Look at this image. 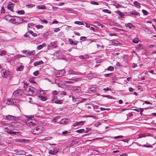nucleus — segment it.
I'll return each instance as SVG.
<instances>
[{"mask_svg":"<svg viewBox=\"0 0 156 156\" xmlns=\"http://www.w3.org/2000/svg\"><path fill=\"white\" fill-rule=\"evenodd\" d=\"M15 142H16L24 143H28L30 142V140H26L24 139H17L15 140Z\"/></svg>","mask_w":156,"mask_h":156,"instance_id":"obj_10","label":"nucleus"},{"mask_svg":"<svg viewBox=\"0 0 156 156\" xmlns=\"http://www.w3.org/2000/svg\"><path fill=\"white\" fill-rule=\"evenodd\" d=\"M134 5L138 8H139L140 7V3L136 1H135L133 2Z\"/></svg>","mask_w":156,"mask_h":156,"instance_id":"obj_22","label":"nucleus"},{"mask_svg":"<svg viewBox=\"0 0 156 156\" xmlns=\"http://www.w3.org/2000/svg\"><path fill=\"white\" fill-rule=\"evenodd\" d=\"M41 22L42 23H48V21L46 20H41Z\"/></svg>","mask_w":156,"mask_h":156,"instance_id":"obj_58","label":"nucleus"},{"mask_svg":"<svg viewBox=\"0 0 156 156\" xmlns=\"http://www.w3.org/2000/svg\"><path fill=\"white\" fill-rule=\"evenodd\" d=\"M114 67L112 66H110L106 69L110 71H113L114 70Z\"/></svg>","mask_w":156,"mask_h":156,"instance_id":"obj_39","label":"nucleus"},{"mask_svg":"<svg viewBox=\"0 0 156 156\" xmlns=\"http://www.w3.org/2000/svg\"><path fill=\"white\" fill-rule=\"evenodd\" d=\"M42 90H37L36 89V91H34V94H41V92Z\"/></svg>","mask_w":156,"mask_h":156,"instance_id":"obj_23","label":"nucleus"},{"mask_svg":"<svg viewBox=\"0 0 156 156\" xmlns=\"http://www.w3.org/2000/svg\"><path fill=\"white\" fill-rule=\"evenodd\" d=\"M5 119L8 120L17 121L20 120L19 118L10 115H6Z\"/></svg>","mask_w":156,"mask_h":156,"instance_id":"obj_5","label":"nucleus"},{"mask_svg":"<svg viewBox=\"0 0 156 156\" xmlns=\"http://www.w3.org/2000/svg\"><path fill=\"white\" fill-rule=\"evenodd\" d=\"M22 90H17L13 92L14 95L17 96L21 94Z\"/></svg>","mask_w":156,"mask_h":156,"instance_id":"obj_15","label":"nucleus"},{"mask_svg":"<svg viewBox=\"0 0 156 156\" xmlns=\"http://www.w3.org/2000/svg\"><path fill=\"white\" fill-rule=\"evenodd\" d=\"M102 11L103 12H105L108 13L110 14L111 13V12H110V11L108 9H104L102 10Z\"/></svg>","mask_w":156,"mask_h":156,"instance_id":"obj_44","label":"nucleus"},{"mask_svg":"<svg viewBox=\"0 0 156 156\" xmlns=\"http://www.w3.org/2000/svg\"><path fill=\"white\" fill-rule=\"evenodd\" d=\"M52 93L53 96H55L58 94V92L56 90H54L52 92ZM54 97H55V96H54Z\"/></svg>","mask_w":156,"mask_h":156,"instance_id":"obj_54","label":"nucleus"},{"mask_svg":"<svg viewBox=\"0 0 156 156\" xmlns=\"http://www.w3.org/2000/svg\"><path fill=\"white\" fill-rule=\"evenodd\" d=\"M98 90L99 88L98 87H91L88 89L87 90V92L89 93H94Z\"/></svg>","mask_w":156,"mask_h":156,"instance_id":"obj_7","label":"nucleus"},{"mask_svg":"<svg viewBox=\"0 0 156 156\" xmlns=\"http://www.w3.org/2000/svg\"><path fill=\"white\" fill-rule=\"evenodd\" d=\"M87 37H81L80 38V40H84L86 39Z\"/></svg>","mask_w":156,"mask_h":156,"instance_id":"obj_62","label":"nucleus"},{"mask_svg":"<svg viewBox=\"0 0 156 156\" xmlns=\"http://www.w3.org/2000/svg\"><path fill=\"white\" fill-rule=\"evenodd\" d=\"M24 90V93L25 94L29 95H32L34 94V91H36V89L32 87H27L25 88V86L23 87Z\"/></svg>","mask_w":156,"mask_h":156,"instance_id":"obj_1","label":"nucleus"},{"mask_svg":"<svg viewBox=\"0 0 156 156\" xmlns=\"http://www.w3.org/2000/svg\"><path fill=\"white\" fill-rule=\"evenodd\" d=\"M35 54V50H32L28 52L26 55L27 56H29L30 55H34Z\"/></svg>","mask_w":156,"mask_h":156,"instance_id":"obj_17","label":"nucleus"},{"mask_svg":"<svg viewBox=\"0 0 156 156\" xmlns=\"http://www.w3.org/2000/svg\"><path fill=\"white\" fill-rule=\"evenodd\" d=\"M35 27L37 29L42 28L43 26L41 25H37L35 26Z\"/></svg>","mask_w":156,"mask_h":156,"instance_id":"obj_43","label":"nucleus"},{"mask_svg":"<svg viewBox=\"0 0 156 156\" xmlns=\"http://www.w3.org/2000/svg\"><path fill=\"white\" fill-rule=\"evenodd\" d=\"M39 73V71L38 70H37L34 72L33 73V74L35 76H37Z\"/></svg>","mask_w":156,"mask_h":156,"instance_id":"obj_51","label":"nucleus"},{"mask_svg":"<svg viewBox=\"0 0 156 156\" xmlns=\"http://www.w3.org/2000/svg\"><path fill=\"white\" fill-rule=\"evenodd\" d=\"M74 90L75 92L78 93H79L81 91V89L79 87H76Z\"/></svg>","mask_w":156,"mask_h":156,"instance_id":"obj_24","label":"nucleus"},{"mask_svg":"<svg viewBox=\"0 0 156 156\" xmlns=\"http://www.w3.org/2000/svg\"><path fill=\"white\" fill-rule=\"evenodd\" d=\"M44 129L43 127L41 126H38L31 130V132L35 135L41 133Z\"/></svg>","mask_w":156,"mask_h":156,"instance_id":"obj_2","label":"nucleus"},{"mask_svg":"<svg viewBox=\"0 0 156 156\" xmlns=\"http://www.w3.org/2000/svg\"><path fill=\"white\" fill-rule=\"evenodd\" d=\"M17 13L20 15L24 14L25 13L24 11L23 10H21L18 11L17 12Z\"/></svg>","mask_w":156,"mask_h":156,"instance_id":"obj_38","label":"nucleus"},{"mask_svg":"<svg viewBox=\"0 0 156 156\" xmlns=\"http://www.w3.org/2000/svg\"><path fill=\"white\" fill-rule=\"evenodd\" d=\"M78 143V141H73L71 143V145H73L75 144H76Z\"/></svg>","mask_w":156,"mask_h":156,"instance_id":"obj_55","label":"nucleus"},{"mask_svg":"<svg viewBox=\"0 0 156 156\" xmlns=\"http://www.w3.org/2000/svg\"><path fill=\"white\" fill-rule=\"evenodd\" d=\"M19 133L18 132L10 131V132H9V133H8L11 135H16L17 133Z\"/></svg>","mask_w":156,"mask_h":156,"instance_id":"obj_34","label":"nucleus"},{"mask_svg":"<svg viewBox=\"0 0 156 156\" xmlns=\"http://www.w3.org/2000/svg\"><path fill=\"white\" fill-rule=\"evenodd\" d=\"M5 19L6 20H9L10 22H11V16L9 15H6L4 17Z\"/></svg>","mask_w":156,"mask_h":156,"instance_id":"obj_27","label":"nucleus"},{"mask_svg":"<svg viewBox=\"0 0 156 156\" xmlns=\"http://www.w3.org/2000/svg\"><path fill=\"white\" fill-rule=\"evenodd\" d=\"M68 74H71V75L77 74L76 72H75L73 70V69H70L69 70Z\"/></svg>","mask_w":156,"mask_h":156,"instance_id":"obj_30","label":"nucleus"},{"mask_svg":"<svg viewBox=\"0 0 156 156\" xmlns=\"http://www.w3.org/2000/svg\"><path fill=\"white\" fill-rule=\"evenodd\" d=\"M75 23L79 25H84L83 22L79 21H76L75 22Z\"/></svg>","mask_w":156,"mask_h":156,"instance_id":"obj_33","label":"nucleus"},{"mask_svg":"<svg viewBox=\"0 0 156 156\" xmlns=\"http://www.w3.org/2000/svg\"><path fill=\"white\" fill-rule=\"evenodd\" d=\"M90 3L91 4L94 5H99L98 2L94 1H91L90 2Z\"/></svg>","mask_w":156,"mask_h":156,"instance_id":"obj_46","label":"nucleus"},{"mask_svg":"<svg viewBox=\"0 0 156 156\" xmlns=\"http://www.w3.org/2000/svg\"><path fill=\"white\" fill-rule=\"evenodd\" d=\"M26 154V152L23 151H18L17 152V154L18 155H23Z\"/></svg>","mask_w":156,"mask_h":156,"instance_id":"obj_31","label":"nucleus"},{"mask_svg":"<svg viewBox=\"0 0 156 156\" xmlns=\"http://www.w3.org/2000/svg\"><path fill=\"white\" fill-rule=\"evenodd\" d=\"M26 6H27L28 8H31L33 7H35V5H32L31 4H28V5H26Z\"/></svg>","mask_w":156,"mask_h":156,"instance_id":"obj_41","label":"nucleus"},{"mask_svg":"<svg viewBox=\"0 0 156 156\" xmlns=\"http://www.w3.org/2000/svg\"><path fill=\"white\" fill-rule=\"evenodd\" d=\"M142 12L143 14L145 15H147L148 13L147 12L146 10L144 9H143L142 10Z\"/></svg>","mask_w":156,"mask_h":156,"instance_id":"obj_48","label":"nucleus"},{"mask_svg":"<svg viewBox=\"0 0 156 156\" xmlns=\"http://www.w3.org/2000/svg\"><path fill=\"white\" fill-rule=\"evenodd\" d=\"M123 137V136L122 135L118 136H115L114 137V139H118V138H122Z\"/></svg>","mask_w":156,"mask_h":156,"instance_id":"obj_50","label":"nucleus"},{"mask_svg":"<svg viewBox=\"0 0 156 156\" xmlns=\"http://www.w3.org/2000/svg\"><path fill=\"white\" fill-rule=\"evenodd\" d=\"M59 116H56L53 119V121L55 122H56L59 119Z\"/></svg>","mask_w":156,"mask_h":156,"instance_id":"obj_40","label":"nucleus"},{"mask_svg":"<svg viewBox=\"0 0 156 156\" xmlns=\"http://www.w3.org/2000/svg\"><path fill=\"white\" fill-rule=\"evenodd\" d=\"M83 57L84 59H87L89 58L88 56L87 55H83Z\"/></svg>","mask_w":156,"mask_h":156,"instance_id":"obj_63","label":"nucleus"},{"mask_svg":"<svg viewBox=\"0 0 156 156\" xmlns=\"http://www.w3.org/2000/svg\"><path fill=\"white\" fill-rule=\"evenodd\" d=\"M43 63V62L42 60H40L38 62H34V66H36L38 65L42 64Z\"/></svg>","mask_w":156,"mask_h":156,"instance_id":"obj_19","label":"nucleus"},{"mask_svg":"<svg viewBox=\"0 0 156 156\" xmlns=\"http://www.w3.org/2000/svg\"><path fill=\"white\" fill-rule=\"evenodd\" d=\"M101 124V123L100 122H97L95 123L94 126L96 127H98V126Z\"/></svg>","mask_w":156,"mask_h":156,"instance_id":"obj_56","label":"nucleus"},{"mask_svg":"<svg viewBox=\"0 0 156 156\" xmlns=\"http://www.w3.org/2000/svg\"><path fill=\"white\" fill-rule=\"evenodd\" d=\"M41 100L42 101H45L47 100V98L45 97L41 96Z\"/></svg>","mask_w":156,"mask_h":156,"instance_id":"obj_47","label":"nucleus"},{"mask_svg":"<svg viewBox=\"0 0 156 156\" xmlns=\"http://www.w3.org/2000/svg\"><path fill=\"white\" fill-rule=\"evenodd\" d=\"M29 81L30 83H33V84H35L36 83L35 81L34 80V79L32 78H30V79H29Z\"/></svg>","mask_w":156,"mask_h":156,"instance_id":"obj_35","label":"nucleus"},{"mask_svg":"<svg viewBox=\"0 0 156 156\" xmlns=\"http://www.w3.org/2000/svg\"><path fill=\"white\" fill-rule=\"evenodd\" d=\"M37 8L38 9H46V8L45 6L44 5H38Z\"/></svg>","mask_w":156,"mask_h":156,"instance_id":"obj_25","label":"nucleus"},{"mask_svg":"<svg viewBox=\"0 0 156 156\" xmlns=\"http://www.w3.org/2000/svg\"><path fill=\"white\" fill-rule=\"evenodd\" d=\"M115 12L118 14V18H124L125 14L119 11H117Z\"/></svg>","mask_w":156,"mask_h":156,"instance_id":"obj_12","label":"nucleus"},{"mask_svg":"<svg viewBox=\"0 0 156 156\" xmlns=\"http://www.w3.org/2000/svg\"><path fill=\"white\" fill-rule=\"evenodd\" d=\"M146 136H144V135L142 134H140L139 135V137L137 138H141L143 137H144Z\"/></svg>","mask_w":156,"mask_h":156,"instance_id":"obj_57","label":"nucleus"},{"mask_svg":"<svg viewBox=\"0 0 156 156\" xmlns=\"http://www.w3.org/2000/svg\"><path fill=\"white\" fill-rule=\"evenodd\" d=\"M23 66H20L16 69V70L17 71H21L23 70Z\"/></svg>","mask_w":156,"mask_h":156,"instance_id":"obj_42","label":"nucleus"},{"mask_svg":"<svg viewBox=\"0 0 156 156\" xmlns=\"http://www.w3.org/2000/svg\"><path fill=\"white\" fill-rule=\"evenodd\" d=\"M84 124V122L83 121H81L80 122H76L74 125L75 126H78L79 125H83Z\"/></svg>","mask_w":156,"mask_h":156,"instance_id":"obj_28","label":"nucleus"},{"mask_svg":"<svg viewBox=\"0 0 156 156\" xmlns=\"http://www.w3.org/2000/svg\"><path fill=\"white\" fill-rule=\"evenodd\" d=\"M77 132L79 133H80L83 132L84 131V129H79L77 130Z\"/></svg>","mask_w":156,"mask_h":156,"instance_id":"obj_45","label":"nucleus"},{"mask_svg":"<svg viewBox=\"0 0 156 156\" xmlns=\"http://www.w3.org/2000/svg\"><path fill=\"white\" fill-rule=\"evenodd\" d=\"M68 41L69 42V44L71 45H76L78 43L77 41L75 42L72 39L70 38L68 39Z\"/></svg>","mask_w":156,"mask_h":156,"instance_id":"obj_18","label":"nucleus"},{"mask_svg":"<svg viewBox=\"0 0 156 156\" xmlns=\"http://www.w3.org/2000/svg\"><path fill=\"white\" fill-rule=\"evenodd\" d=\"M130 13L132 15H134L135 16L139 14V13L136 12L135 11H131L130 12Z\"/></svg>","mask_w":156,"mask_h":156,"instance_id":"obj_32","label":"nucleus"},{"mask_svg":"<svg viewBox=\"0 0 156 156\" xmlns=\"http://www.w3.org/2000/svg\"><path fill=\"white\" fill-rule=\"evenodd\" d=\"M8 124H8L7 123L4 121H2L1 122V124L3 127H5V126H7Z\"/></svg>","mask_w":156,"mask_h":156,"instance_id":"obj_26","label":"nucleus"},{"mask_svg":"<svg viewBox=\"0 0 156 156\" xmlns=\"http://www.w3.org/2000/svg\"><path fill=\"white\" fill-rule=\"evenodd\" d=\"M65 69H62L58 71L56 73V76L57 77H60L63 75L65 73Z\"/></svg>","mask_w":156,"mask_h":156,"instance_id":"obj_8","label":"nucleus"},{"mask_svg":"<svg viewBox=\"0 0 156 156\" xmlns=\"http://www.w3.org/2000/svg\"><path fill=\"white\" fill-rule=\"evenodd\" d=\"M119 44V41H112V44L114 45H117Z\"/></svg>","mask_w":156,"mask_h":156,"instance_id":"obj_37","label":"nucleus"},{"mask_svg":"<svg viewBox=\"0 0 156 156\" xmlns=\"http://www.w3.org/2000/svg\"><path fill=\"white\" fill-rule=\"evenodd\" d=\"M112 73H108V74H104V76L105 77H108L112 75Z\"/></svg>","mask_w":156,"mask_h":156,"instance_id":"obj_59","label":"nucleus"},{"mask_svg":"<svg viewBox=\"0 0 156 156\" xmlns=\"http://www.w3.org/2000/svg\"><path fill=\"white\" fill-rule=\"evenodd\" d=\"M1 73L2 76L5 77L8 76L9 74V72L8 71H6L5 69L2 70Z\"/></svg>","mask_w":156,"mask_h":156,"instance_id":"obj_11","label":"nucleus"},{"mask_svg":"<svg viewBox=\"0 0 156 156\" xmlns=\"http://www.w3.org/2000/svg\"><path fill=\"white\" fill-rule=\"evenodd\" d=\"M34 122V121L30 119L26 122V124L27 126L31 127L32 126H35L36 125V123Z\"/></svg>","mask_w":156,"mask_h":156,"instance_id":"obj_6","label":"nucleus"},{"mask_svg":"<svg viewBox=\"0 0 156 156\" xmlns=\"http://www.w3.org/2000/svg\"><path fill=\"white\" fill-rule=\"evenodd\" d=\"M6 104L8 105H16L17 104V101L15 99L11 98L7 100Z\"/></svg>","mask_w":156,"mask_h":156,"instance_id":"obj_4","label":"nucleus"},{"mask_svg":"<svg viewBox=\"0 0 156 156\" xmlns=\"http://www.w3.org/2000/svg\"><path fill=\"white\" fill-rule=\"evenodd\" d=\"M7 126V128H4V131L8 133H9V132H10V131L12 130L13 129V127L10 124H8V125Z\"/></svg>","mask_w":156,"mask_h":156,"instance_id":"obj_9","label":"nucleus"},{"mask_svg":"<svg viewBox=\"0 0 156 156\" xmlns=\"http://www.w3.org/2000/svg\"><path fill=\"white\" fill-rule=\"evenodd\" d=\"M125 26L126 27H128L129 28H134L135 27L134 26L132 23H126L125 25Z\"/></svg>","mask_w":156,"mask_h":156,"instance_id":"obj_20","label":"nucleus"},{"mask_svg":"<svg viewBox=\"0 0 156 156\" xmlns=\"http://www.w3.org/2000/svg\"><path fill=\"white\" fill-rule=\"evenodd\" d=\"M139 40L137 38H135L133 40V42L135 43H138Z\"/></svg>","mask_w":156,"mask_h":156,"instance_id":"obj_36","label":"nucleus"},{"mask_svg":"<svg viewBox=\"0 0 156 156\" xmlns=\"http://www.w3.org/2000/svg\"><path fill=\"white\" fill-rule=\"evenodd\" d=\"M1 13H4L5 12V9H4V7L3 6H2L1 8Z\"/></svg>","mask_w":156,"mask_h":156,"instance_id":"obj_53","label":"nucleus"},{"mask_svg":"<svg viewBox=\"0 0 156 156\" xmlns=\"http://www.w3.org/2000/svg\"><path fill=\"white\" fill-rule=\"evenodd\" d=\"M68 120L67 119L64 118L62 119L59 122H58V123L59 124H67L68 122Z\"/></svg>","mask_w":156,"mask_h":156,"instance_id":"obj_13","label":"nucleus"},{"mask_svg":"<svg viewBox=\"0 0 156 156\" xmlns=\"http://www.w3.org/2000/svg\"><path fill=\"white\" fill-rule=\"evenodd\" d=\"M45 43H43L42 44L38 45L37 47V48L38 50H40L42 48L44 47L45 46Z\"/></svg>","mask_w":156,"mask_h":156,"instance_id":"obj_21","label":"nucleus"},{"mask_svg":"<svg viewBox=\"0 0 156 156\" xmlns=\"http://www.w3.org/2000/svg\"><path fill=\"white\" fill-rule=\"evenodd\" d=\"M58 152V150L57 149H54L53 150H50L49 151V154H54L57 153Z\"/></svg>","mask_w":156,"mask_h":156,"instance_id":"obj_16","label":"nucleus"},{"mask_svg":"<svg viewBox=\"0 0 156 156\" xmlns=\"http://www.w3.org/2000/svg\"><path fill=\"white\" fill-rule=\"evenodd\" d=\"M28 33L31 34L33 36L35 37L37 36L36 33H34L32 31L29 30L28 31Z\"/></svg>","mask_w":156,"mask_h":156,"instance_id":"obj_29","label":"nucleus"},{"mask_svg":"<svg viewBox=\"0 0 156 156\" xmlns=\"http://www.w3.org/2000/svg\"><path fill=\"white\" fill-rule=\"evenodd\" d=\"M90 130L91 129H90V128H86V130L85 131V133H87L88 132L90 131Z\"/></svg>","mask_w":156,"mask_h":156,"instance_id":"obj_64","label":"nucleus"},{"mask_svg":"<svg viewBox=\"0 0 156 156\" xmlns=\"http://www.w3.org/2000/svg\"><path fill=\"white\" fill-rule=\"evenodd\" d=\"M10 20L11 23L17 24H19L22 23L23 21L22 18L17 16H14L13 18H11Z\"/></svg>","mask_w":156,"mask_h":156,"instance_id":"obj_3","label":"nucleus"},{"mask_svg":"<svg viewBox=\"0 0 156 156\" xmlns=\"http://www.w3.org/2000/svg\"><path fill=\"white\" fill-rule=\"evenodd\" d=\"M13 4L11 2H9L7 6V8L11 11H12L13 10V6L12 5Z\"/></svg>","mask_w":156,"mask_h":156,"instance_id":"obj_14","label":"nucleus"},{"mask_svg":"<svg viewBox=\"0 0 156 156\" xmlns=\"http://www.w3.org/2000/svg\"><path fill=\"white\" fill-rule=\"evenodd\" d=\"M115 7L116 8H121L122 7V6L121 5L117 3V4L116 5Z\"/></svg>","mask_w":156,"mask_h":156,"instance_id":"obj_60","label":"nucleus"},{"mask_svg":"<svg viewBox=\"0 0 156 156\" xmlns=\"http://www.w3.org/2000/svg\"><path fill=\"white\" fill-rule=\"evenodd\" d=\"M65 82L67 84L73 83L74 82L71 81H65Z\"/></svg>","mask_w":156,"mask_h":156,"instance_id":"obj_61","label":"nucleus"},{"mask_svg":"<svg viewBox=\"0 0 156 156\" xmlns=\"http://www.w3.org/2000/svg\"><path fill=\"white\" fill-rule=\"evenodd\" d=\"M6 51H4V50L2 51H1V54H0V55L2 56V55H5L6 54Z\"/></svg>","mask_w":156,"mask_h":156,"instance_id":"obj_52","label":"nucleus"},{"mask_svg":"<svg viewBox=\"0 0 156 156\" xmlns=\"http://www.w3.org/2000/svg\"><path fill=\"white\" fill-rule=\"evenodd\" d=\"M23 83H24L23 87L24 86H25V88H27V87H28V86L29 84L26 82L24 81Z\"/></svg>","mask_w":156,"mask_h":156,"instance_id":"obj_49","label":"nucleus"}]
</instances>
